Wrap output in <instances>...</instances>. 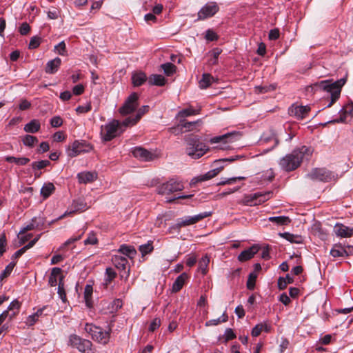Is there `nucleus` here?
Masks as SVG:
<instances>
[{"label":"nucleus","mask_w":353,"mask_h":353,"mask_svg":"<svg viewBox=\"0 0 353 353\" xmlns=\"http://www.w3.org/2000/svg\"><path fill=\"white\" fill-rule=\"evenodd\" d=\"M312 153L310 148L301 146L283 157L280 160L279 165L283 170L287 172L294 170L300 166L303 160H308Z\"/></svg>","instance_id":"1"},{"label":"nucleus","mask_w":353,"mask_h":353,"mask_svg":"<svg viewBox=\"0 0 353 353\" xmlns=\"http://www.w3.org/2000/svg\"><path fill=\"white\" fill-rule=\"evenodd\" d=\"M345 82V78L335 81L328 79L314 83L312 88L315 90H322L330 94V101L327 105V108H330L339 99L341 89Z\"/></svg>","instance_id":"2"},{"label":"nucleus","mask_w":353,"mask_h":353,"mask_svg":"<svg viewBox=\"0 0 353 353\" xmlns=\"http://www.w3.org/2000/svg\"><path fill=\"white\" fill-rule=\"evenodd\" d=\"M184 140L185 153L193 159L202 157L209 150V147L197 135L189 134L185 137Z\"/></svg>","instance_id":"3"},{"label":"nucleus","mask_w":353,"mask_h":353,"mask_svg":"<svg viewBox=\"0 0 353 353\" xmlns=\"http://www.w3.org/2000/svg\"><path fill=\"white\" fill-rule=\"evenodd\" d=\"M120 121L117 119H113L108 123L102 125L101 128V136L104 141H110L116 137L120 135Z\"/></svg>","instance_id":"4"},{"label":"nucleus","mask_w":353,"mask_h":353,"mask_svg":"<svg viewBox=\"0 0 353 353\" xmlns=\"http://www.w3.org/2000/svg\"><path fill=\"white\" fill-rule=\"evenodd\" d=\"M85 330L89 333L92 339L99 343L107 344L109 341L110 334L108 331H104L101 327L92 324L86 323Z\"/></svg>","instance_id":"5"},{"label":"nucleus","mask_w":353,"mask_h":353,"mask_svg":"<svg viewBox=\"0 0 353 353\" xmlns=\"http://www.w3.org/2000/svg\"><path fill=\"white\" fill-rule=\"evenodd\" d=\"M68 344L72 347L77 348L82 353H94L92 350V342L89 340L82 339L78 335H70Z\"/></svg>","instance_id":"6"},{"label":"nucleus","mask_w":353,"mask_h":353,"mask_svg":"<svg viewBox=\"0 0 353 353\" xmlns=\"http://www.w3.org/2000/svg\"><path fill=\"white\" fill-rule=\"evenodd\" d=\"M184 188L183 185L174 179H170L168 181L160 185L157 188V192L159 194H170L176 192L181 191Z\"/></svg>","instance_id":"7"},{"label":"nucleus","mask_w":353,"mask_h":353,"mask_svg":"<svg viewBox=\"0 0 353 353\" xmlns=\"http://www.w3.org/2000/svg\"><path fill=\"white\" fill-rule=\"evenodd\" d=\"M92 150V146L83 140H76L73 142L71 148L68 150V156L74 157L84 152H89Z\"/></svg>","instance_id":"8"},{"label":"nucleus","mask_w":353,"mask_h":353,"mask_svg":"<svg viewBox=\"0 0 353 353\" xmlns=\"http://www.w3.org/2000/svg\"><path fill=\"white\" fill-rule=\"evenodd\" d=\"M138 99L139 95L136 92L132 93L119 109V113L124 116L133 112L139 105Z\"/></svg>","instance_id":"9"},{"label":"nucleus","mask_w":353,"mask_h":353,"mask_svg":"<svg viewBox=\"0 0 353 353\" xmlns=\"http://www.w3.org/2000/svg\"><path fill=\"white\" fill-rule=\"evenodd\" d=\"M211 212H205L203 213H200L197 215H195L194 216H187L185 218L178 219L176 220V223L174 225V228L179 229L183 227L193 225L197 223L198 221L203 219L204 218L211 216Z\"/></svg>","instance_id":"10"},{"label":"nucleus","mask_w":353,"mask_h":353,"mask_svg":"<svg viewBox=\"0 0 353 353\" xmlns=\"http://www.w3.org/2000/svg\"><path fill=\"white\" fill-rule=\"evenodd\" d=\"M219 10V6L215 2H208L203 6L198 12V19L205 20L213 17Z\"/></svg>","instance_id":"11"},{"label":"nucleus","mask_w":353,"mask_h":353,"mask_svg":"<svg viewBox=\"0 0 353 353\" xmlns=\"http://www.w3.org/2000/svg\"><path fill=\"white\" fill-rule=\"evenodd\" d=\"M132 152L134 157L143 161H150L158 158V154L155 152L148 150L142 147L134 148Z\"/></svg>","instance_id":"12"},{"label":"nucleus","mask_w":353,"mask_h":353,"mask_svg":"<svg viewBox=\"0 0 353 353\" xmlns=\"http://www.w3.org/2000/svg\"><path fill=\"white\" fill-rule=\"evenodd\" d=\"M242 134L239 131H233L226 133L221 136L214 137L210 139L211 143H232L239 140L241 138Z\"/></svg>","instance_id":"13"},{"label":"nucleus","mask_w":353,"mask_h":353,"mask_svg":"<svg viewBox=\"0 0 353 353\" xmlns=\"http://www.w3.org/2000/svg\"><path fill=\"white\" fill-rule=\"evenodd\" d=\"M307 176L312 180L327 182L332 179V175L324 168H315L307 174Z\"/></svg>","instance_id":"14"},{"label":"nucleus","mask_w":353,"mask_h":353,"mask_svg":"<svg viewBox=\"0 0 353 353\" xmlns=\"http://www.w3.org/2000/svg\"><path fill=\"white\" fill-rule=\"evenodd\" d=\"M201 123L200 120H197L196 121H181L180 124L177 125V127L171 128V131L173 132H175L177 130H180L181 133L185 132H190L193 131L196 129V126L199 125Z\"/></svg>","instance_id":"15"},{"label":"nucleus","mask_w":353,"mask_h":353,"mask_svg":"<svg viewBox=\"0 0 353 353\" xmlns=\"http://www.w3.org/2000/svg\"><path fill=\"white\" fill-rule=\"evenodd\" d=\"M334 232L341 238H348L353 236V228L337 223L334 227Z\"/></svg>","instance_id":"16"},{"label":"nucleus","mask_w":353,"mask_h":353,"mask_svg":"<svg viewBox=\"0 0 353 353\" xmlns=\"http://www.w3.org/2000/svg\"><path fill=\"white\" fill-rule=\"evenodd\" d=\"M289 111L291 115L295 116L298 119H303L310 111V107L308 105H292Z\"/></svg>","instance_id":"17"},{"label":"nucleus","mask_w":353,"mask_h":353,"mask_svg":"<svg viewBox=\"0 0 353 353\" xmlns=\"http://www.w3.org/2000/svg\"><path fill=\"white\" fill-rule=\"evenodd\" d=\"M259 247L257 245H253L247 250H243L238 256L239 261L244 262L251 259L255 254L258 252Z\"/></svg>","instance_id":"18"},{"label":"nucleus","mask_w":353,"mask_h":353,"mask_svg":"<svg viewBox=\"0 0 353 353\" xmlns=\"http://www.w3.org/2000/svg\"><path fill=\"white\" fill-rule=\"evenodd\" d=\"M72 210L70 212H65L63 215L60 216L58 219H62L68 215L74 212H83L88 209L87 205L81 200L74 201L72 204Z\"/></svg>","instance_id":"19"},{"label":"nucleus","mask_w":353,"mask_h":353,"mask_svg":"<svg viewBox=\"0 0 353 353\" xmlns=\"http://www.w3.org/2000/svg\"><path fill=\"white\" fill-rule=\"evenodd\" d=\"M98 174L96 172H82L77 174V179L80 183H92L97 180Z\"/></svg>","instance_id":"20"},{"label":"nucleus","mask_w":353,"mask_h":353,"mask_svg":"<svg viewBox=\"0 0 353 353\" xmlns=\"http://www.w3.org/2000/svg\"><path fill=\"white\" fill-rule=\"evenodd\" d=\"M43 224L44 221L42 219H39V220L37 221V218H33L30 224L21 229L19 234H25L26 232L34 229H41Z\"/></svg>","instance_id":"21"},{"label":"nucleus","mask_w":353,"mask_h":353,"mask_svg":"<svg viewBox=\"0 0 353 353\" xmlns=\"http://www.w3.org/2000/svg\"><path fill=\"white\" fill-rule=\"evenodd\" d=\"M61 63V60L59 57H56L52 60L49 61L46 63L45 71L48 74H54L59 68Z\"/></svg>","instance_id":"22"},{"label":"nucleus","mask_w":353,"mask_h":353,"mask_svg":"<svg viewBox=\"0 0 353 353\" xmlns=\"http://www.w3.org/2000/svg\"><path fill=\"white\" fill-rule=\"evenodd\" d=\"M188 279V274L185 272L180 274L174 281L172 285V292H179L183 286L185 281Z\"/></svg>","instance_id":"23"},{"label":"nucleus","mask_w":353,"mask_h":353,"mask_svg":"<svg viewBox=\"0 0 353 353\" xmlns=\"http://www.w3.org/2000/svg\"><path fill=\"white\" fill-rule=\"evenodd\" d=\"M112 263L117 269L125 270L128 261L125 256L115 255L112 259Z\"/></svg>","instance_id":"24"},{"label":"nucleus","mask_w":353,"mask_h":353,"mask_svg":"<svg viewBox=\"0 0 353 353\" xmlns=\"http://www.w3.org/2000/svg\"><path fill=\"white\" fill-rule=\"evenodd\" d=\"M353 112V103H348L345 105L341 110L340 117L338 119L334 120V123L344 122L346 120L347 115L352 114Z\"/></svg>","instance_id":"25"},{"label":"nucleus","mask_w":353,"mask_h":353,"mask_svg":"<svg viewBox=\"0 0 353 353\" xmlns=\"http://www.w3.org/2000/svg\"><path fill=\"white\" fill-rule=\"evenodd\" d=\"M41 128V124L39 120L32 119L29 123L25 125L23 130L28 133L37 132Z\"/></svg>","instance_id":"26"},{"label":"nucleus","mask_w":353,"mask_h":353,"mask_svg":"<svg viewBox=\"0 0 353 353\" xmlns=\"http://www.w3.org/2000/svg\"><path fill=\"white\" fill-rule=\"evenodd\" d=\"M62 270L60 268H53L51 270L48 279V283L51 286H55L57 284V279L63 276L61 274Z\"/></svg>","instance_id":"27"},{"label":"nucleus","mask_w":353,"mask_h":353,"mask_svg":"<svg viewBox=\"0 0 353 353\" xmlns=\"http://www.w3.org/2000/svg\"><path fill=\"white\" fill-rule=\"evenodd\" d=\"M259 196H260L259 193L245 195L240 203L243 205L250 206L259 205L257 201Z\"/></svg>","instance_id":"28"},{"label":"nucleus","mask_w":353,"mask_h":353,"mask_svg":"<svg viewBox=\"0 0 353 353\" xmlns=\"http://www.w3.org/2000/svg\"><path fill=\"white\" fill-rule=\"evenodd\" d=\"M55 190V187L52 183L48 182L43 184L41 189V195L44 199L48 198Z\"/></svg>","instance_id":"29"},{"label":"nucleus","mask_w":353,"mask_h":353,"mask_svg":"<svg viewBox=\"0 0 353 353\" xmlns=\"http://www.w3.org/2000/svg\"><path fill=\"white\" fill-rule=\"evenodd\" d=\"M165 81V77L161 74H152L148 78V82L150 85L163 86Z\"/></svg>","instance_id":"30"},{"label":"nucleus","mask_w":353,"mask_h":353,"mask_svg":"<svg viewBox=\"0 0 353 353\" xmlns=\"http://www.w3.org/2000/svg\"><path fill=\"white\" fill-rule=\"evenodd\" d=\"M268 221L276 224L277 225H286L291 221L290 219L285 216H270L268 218Z\"/></svg>","instance_id":"31"},{"label":"nucleus","mask_w":353,"mask_h":353,"mask_svg":"<svg viewBox=\"0 0 353 353\" xmlns=\"http://www.w3.org/2000/svg\"><path fill=\"white\" fill-rule=\"evenodd\" d=\"M132 80L134 86H140L146 81L147 77L144 72H140L134 74L132 77Z\"/></svg>","instance_id":"32"},{"label":"nucleus","mask_w":353,"mask_h":353,"mask_svg":"<svg viewBox=\"0 0 353 353\" xmlns=\"http://www.w3.org/2000/svg\"><path fill=\"white\" fill-rule=\"evenodd\" d=\"M139 121V119H136V116L134 117H129L126 118L123 121L120 122V132H124L125 128L128 126L134 125Z\"/></svg>","instance_id":"33"},{"label":"nucleus","mask_w":353,"mask_h":353,"mask_svg":"<svg viewBox=\"0 0 353 353\" xmlns=\"http://www.w3.org/2000/svg\"><path fill=\"white\" fill-rule=\"evenodd\" d=\"M210 263V258L208 255L202 257L199 261V271H200L203 274H206L208 272V266Z\"/></svg>","instance_id":"34"},{"label":"nucleus","mask_w":353,"mask_h":353,"mask_svg":"<svg viewBox=\"0 0 353 353\" xmlns=\"http://www.w3.org/2000/svg\"><path fill=\"white\" fill-rule=\"evenodd\" d=\"M6 161L9 163H15L19 165H25L30 161V159L26 157H6Z\"/></svg>","instance_id":"35"},{"label":"nucleus","mask_w":353,"mask_h":353,"mask_svg":"<svg viewBox=\"0 0 353 353\" xmlns=\"http://www.w3.org/2000/svg\"><path fill=\"white\" fill-rule=\"evenodd\" d=\"M119 252L130 258H132L136 254V250L133 248L125 245H122Z\"/></svg>","instance_id":"36"},{"label":"nucleus","mask_w":353,"mask_h":353,"mask_svg":"<svg viewBox=\"0 0 353 353\" xmlns=\"http://www.w3.org/2000/svg\"><path fill=\"white\" fill-rule=\"evenodd\" d=\"M199 114V110H196L192 108H188L180 110L177 114L178 118H184L192 115H196Z\"/></svg>","instance_id":"37"},{"label":"nucleus","mask_w":353,"mask_h":353,"mask_svg":"<svg viewBox=\"0 0 353 353\" xmlns=\"http://www.w3.org/2000/svg\"><path fill=\"white\" fill-rule=\"evenodd\" d=\"M220 171H221L220 168H216V169H213L212 170H210L209 172H208L205 174L200 176L198 178V181H207V180L211 179L212 178H213L215 176H216L219 173Z\"/></svg>","instance_id":"38"},{"label":"nucleus","mask_w":353,"mask_h":353,"mask_svg":"<svg viewBox=\"0 0 353 353\" xmlns=\"http://www.w3.org/2000/svg\"><path fill=\"white\" fill-rule=\"evenodd\" d=\"M57 293L60 297V299L63 301V302H65L66 299V294L64 288V283H63V276H60L59 278V282L58 285V291Z\"/></svg>","instance_id":"39"},{"label":"nucleus","mask_w":353,"mask_h":353,"mask_svg":"<svg viewBox=\"0 0 353 353\" xmlns=\"http://www.w3.org/2000/svg\"><path fill=\"white\" fill-rule=\"evenodd\" d=\"M213 77L210 74H203L199 81V86L201 88H207L211 84Z\"/></svg>","instance_id":"40"},{"label":"nucleus","mask_w":353,"mask_h":353,"mask_svg":"<svg viewBox=\"0 0 353 353\" xmlns=\"http://www.w3.org/2000/svg\"><path fill=\"white\" fill-rule=\"evenodd\" d=\"M161 67L167 76L173 74L176 72V67L172 63H165L162 64Z\"/></svg>","instance_id":"41"},{"label":"nucleus","mask_w":353,"mask_h":353,"mask_svg":"<svg viewBox=\"0 0 353 353\" xmlns=\"http://www.w3.org/2000/svg\"><path fill=\"white\" fill-rule=\"evenodd\" d=\"M50 164V161L48 160H41L39 161H34L32 163V168L36 171L37 170H41L48 166Z\"/></svg>","instance_id":"42"},{"label":"nucleus","mask_w":353,"mask_h":353,"mask_svg":"<svg viewBox=\"0 0 353 353\" xmlns=\"http://www.w3.org/2000/svg\"><path fill=\"white\" fill-rule=\"evenodd\" d=\"M23 143L28 147H32L35 143L38 142V139L36 137L27 134L22 139Z\"/></svg>","instance_id":"43"},{"label":"nucleus","mask_w":353,"mask_h":353,"mask_svg":"<svg viewBox=\"0 0 353 353\" xmlns=\"http://www.w3.org/2000/svg\"><path fill=\"white\" fill-rule=\"evenodd\" d=\"M92 294V287L90 285H86L84 289V299L87 306L90 307V300Z\"/></svg>","instance_id":"44"},{"label":"nucleus","mask_w":353,"mask_h":353,"mask_svg":"<svg viewBox=\"0 0 353 353\" xmlns=\"http://www.w3.org/2000/svg\"><path fill=\"white\" fill-rule=\"evenodd\" d=\"M279 235L291 243H299L301 242L300 236H295L289 232L280 233Z\"/></svg>","instance_id":"45"},{"label":"nucleus","mask_w":353,"mask_h":353,"mask_svg":"<svg viewBox=\"0 0 353 353\" xmlns=\"http://www.w3.org/2000/svg\"><path fill=\"white\" fill-rule=\"evenodd\" d=\"M15 265L14 263H10L5 268V270L2 272L0 275L1 281H3L4 279L8 277L13 270V268Z\"/></svg>","instance_id":"46"},{"label":"nucleus","mask_w":353,"mask_h":353,"mask_svg":"<svg viewBox=\"0 0 353 353\" xmlns=\"http://www.w3.org/2000/svg\"><path fill=\"white\" fill-rule=\"evenodd\" d=\"M41 41V37H39L38 36L32 37L30 41L28 48L30 49H36L40 46Z\"/></svg>","instance_id":"47"},{"label":"nucleus","mask_w":353,"mask_h":353,"mask_svg":"<svg viewBox=\"0 0 353 353\" xmlns=\"http://www.w3.org/2000/svg\"><path fill=\"white\" fill-rule=\"evenodd\" d=\"M256 275L254 273H250L247 281V288L248 290H252L255 287Z\"/></svg>","instance_id":"48"},{"label":"nucleus","mask_w":353,"mask_h":353,"mask_svg":"<svg viewBox=\"0 0 353 353\" xmlns=\"http://www.w3.org/2000/svg\"><path fill=\"white\" fill-rule=\"evenodd\" d=\"M275 85H259L256 86L255 90L258 93H265L270 91H272L275 90Z\"/></svg>","instance_id":"49"},{"label":"nucleus","mask_w":353,"mask_h":353,"mask_svg":"<svg viewBox=\"0 0 353 353\" xmlns=\"http://www.w3.org/2000/svg\"><path fill=\"white\" fill-rule=\"evenodd\" d=\"M7 240L5 233L0 234V256L6 252Z\"/></svg>","instance_id":"50"},{"label":"nucleus","mask_w":353,"mask_h":353,"mask_svg":"<svg viewBox=\"0 0 353 353\" xmlns=\"http://www.w3.org/2000/svg\"><path fill=\"white\" fill-rule=\"evenodd\" d=\"M245 179V177H244V176L228 178V179H225L220 181L218 184L219 185L232 184V183H235L236 181L244 180Z\"/></svg>","instance_id":"51"},{"label":"nucleus","mask_w":353,"mask_h":353,"mask_svg":"<svg viewBox=\"0 0 353 353\" xmlns=\"http://www.w3.org/2000/svg\"><path fill=\"white\" fill-rule=\"evenodd\" d=\"M153 250V246L152 243L143 244L139 246V251L142 253L143 255L149 254Z\"/></svg>","instance_id":"52"},{"label":"nucleus","mask_w":353,"mask_h":353,"mask_svg":"<svg viewBox=\"0 0 353 353\" xmlns=\"http://www.w3.org/2000/svg\"><path fill=\"white\" fill-rule=\"evenodd\" d=\"M47 14L49 19H57L59 17L60 12L57 8L53 7L48 11Z\"/></svg>","instance_id":"53"},{"label":"nucleus","mask_w":353,"mask_h":353,"mask_svg":"<svg viewBox=\"0 0 353 353\" xmlns=\"http://www.w3.org/2000/svg\"><path fill=\"white\" fill-rule=\"evenodd\" d=\"M205 38L209 41H214L218 39V36L212 30H208L205 32Z\"/></svg>","instance_id":"54"},{"label":"nucleus","mask_w":353,"mask_h":353,"mask_svg":"<svg viewBox=\"0 0 353 353\" xmlns=\"http://www.w3.org/2000/svg\"><path fill=\"white\" fill-rule=\"evenodd\" d=\"M55 50L60 55L66 54V46L64 41L60 42L58 45L54 47Z\"/></svg>","instance_id":"55"},{"label":"nucleus","mask_w":353,"mask_h":353,"mask_svg":"<svg viewBox=\"0 0 353 353\" xmlns=\"http://www.w3.org/2000/svg\"><path fill=\"white\" fill-rule=\"evenodd\" d=\"M105 274L107 276L106 282L108 283H110L117 276L116 272L111 268H106Z\"/></svg>","instance_id":"56"},{"label":"nucleus","mask_w":353,"mask_h":353,"mask_svg":"<svg viewBox=\"0 0 353 353\" xmlns=\"http://www.w3.org/2000/svg\"><path fill=\"white\" fill-rule=\"evenodd\" d=\"M221 52H222V50L219 48H215L211 51L212 56L213 57V59L212 60V64H214V65L217 64L218 57Z\"/></svg>","instance_id":"57"},{"label":"nucleus","mask_w":353,"mask_h":353,"mask_svg":"<svg viewBox=\"0 0 353 353\" xmlns=\"http://www.w3.org/2000/svg\"><path fill=\"white\" fill-rule=\"evenodd\" d=\"M259 199L257 200L259 205L268 201L270 199L272 192H267L265 193H259Z\"/></svg>","instance_id":"58"},{"label":"nucleus","mask_w":353,"mask_h":353,"mask_svg":"<svg viewBox=\"0 0 353 353\" xmlns=\"http://www.w3.org/2000/svg\"><path fill=\"white\" fill-rule=\"evenodd\" d=\"M62 124H63V120L59 116L54 117L50 120V125L53 128H58V127L61 126Z\"/></svg>","instance_id":"59"},{"label":"nucleus","mask_w":353,"mask_h":353,"mask_svg":"<svg viewBox=\"0 0 353 353\" xmlns=\"http://www.w3.org/2000/svg\"><path fill=\"white\" fill-rule=\"evenodd\" d=\"M263 331V326L261 323L256 325L252 330L251 334L253 337L259 336Z\"/></svg>","instance_id":"60"},{"label":"nucleus","mask_w":353,"mask_h":353,"mask_svg":"<svg viewBox=\"0 0 353 353\" xmlns=\"http://www.w3.org/2000/svg\"><path fill=\"white\" fill-rule=\"evenodd\" d=\"M19 30L21 35H26L30 30V26L28 23L24 22L21 25Z\"/></svg>","instance_id":"61"},{"label":"nucleus","mask_w":353,"mask_h":353,"mask_svg":"<svg viewBox=\"0 0 353 353\" xmlns=\"http://www.w3.org/2000/svg\"><path fill=\"white\" fill-rule=\"evenodd\" d=\"M97 239L94 233H90L88 238L84 241L85 245H94L97 243Z\"/></svg>","instance_id":"62"},{"label":"nucleus","mask_w":353,"mask_h":353,"mask_svg":"<svg viewBox=\"0 0 353 353\" xmlns=\"http://www.w3.org/2000/svg\"><path fill=\"white\" fill-rule=\"evenodd\" d=\"M160 325H161V320H160V319L159 318H155L151 322V323L150 325V327H149V330L151 331V332H154Z\"/></svg>","instance_id":"63"},{"label":"nucleus","mask_w":353,"mask_h":353,"mask_svg":"<svg viewBox=\"0 0 353 353\" xmlns=\"http://www.w3.org/2000/svg\"><path fill=\"white\" fill-rule=\"evenodd\" d=\"M225 340L228 341L236 338V334L231 328H227L225 331Z\"/></svg>","instance_id":"64"}]
</instances>
